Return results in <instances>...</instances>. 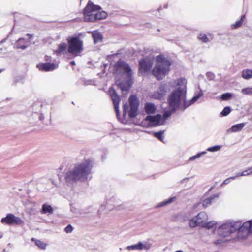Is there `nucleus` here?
Returning <instances> with one entry per match:
<instances>
[{"instance_id": "obj_1", "label": "nucleus", "mask_w": 252, "mask_h": 252, "mask_svg": "<svg viewBox=\"0 0 252 252\" xmlns=\"http://www.w3.org/2000/svg\"><path fill=\"white\" fill-rule=\"evenodd\" d=\"M92 162L88 159L75 165L74 168L66 173L65 179L68 185L77 181L85 182L91 178Z\"/></svg>"}, {"instance_id": "obj_2", "label": "nucleus", "mask_w": 252, "mask_h": 252, "mask_svg": "<svg viewBox=\"0 0 252 252\" xmlns=\"http://www.w3.org/2000/svg\"><path fill=\"white\" fill-rule=\"evenodd\" d=\"M177 87L169 96L168 102L170 107L173 111L179 108L180 104L186 98L187 80L185 78H179L175 81Z\"/></svg>"}, {"instance_id": "obj_3", "label": "nucleus", "mask_w": 252, "mask_h": 252, "mask_svg": "<svg viewBox=\"0 0 252 252\" xmlns=\"http://www.w3.org/2000/svg\"><path fill=\"white\" fill-rule=\"evenodd\" d=\"M156 65L152 70L153 75L158 80L162 79L170 70L171 61L162 54H159L156 58Z\"/></svg>"}, {"instance_id": "obj_4", "label": "nucleus", "mask_w": 252, "mask_h": 252, "mask_svg": "<svg viewBox=\"0 0 252 252\" xmlns=\"http://www.w3.org/2000/svg\"><path fill=\"white\" fill-rule=\"evenodd\" d=\"M68 44L67 52L69 54L77 57L83 51V42L78 36H69L67 38Z\"/></svg>"}, {"instance_id": "obj_5", "label": "nucleus", "mask_w": 252, "mask_h": 252, "mask_svg": "<svg viewBox=\"0 0 252 252\" xmlns=\"http://www.w3.org/2000/svg\"><path fill=\"white\" fill-rule=\"evenodd\" d=\"M130 109H128V105L127 103L123 105V115L128 114L129 117L133 118L137 115V110L139 106V101L137 96L135 95H131L129 98Z\"/></svg>"}, {"instance_id": "obj_6", "label": "nucleus", "mask_w": 252, "mask_h": 252, "mask_svg": "<svg viewBox=\"0 0 252 252\" xmlns=\"http://www.w3.org/2000/svg\"><path fill=\"white\" fill-rule=\"evenodd\" d=\"M238 223L235 221H229L223 223L218 229V234L222 237H226L236 231L237 227H239Z\"/></svg>"}, {"instance_id": "obj_7", "label": "nucleus", "mask_w": 252, "mask_h": 252, "mask_svg": "<svg viewBox=\"0 0 252 252\" xmlns=\"http://www.w3.org/2000/svg\"><path fill=\"white\" fill-rule=\"evenodd\" d=\"M235 223H238L239 224V227H237V236L239 238H244L248 234L252 233V225L251 221H247L242 224L241 221H235Z\"/></svg>"}, {"instance_id": "obj_8", "label": "nucleus", "mask_w": 252, "mask_h": 252, "mask_svg": "<svg viewBox=\"0 0 252 252\" xmlns=\"http://www.w3.org/2000/svg\"><path fill=\"white\" fill-rule=\"evenodd\" d=\"M99 5L94 4L92 2L89 1L83 11L84 19L86 22H92L89 18L95 16L96 10H101Z\"/></svg>"}, {"instance_id": "obj_9", "label": "nucleus", "mask_w": 252, "mask_h": 252, "mask_svg": "<svg viewBox=\"0 0 252 252\" xmlns=\"http://www.w3.org/2000/svg\"><path fill=\"white\" fill-rule=\"evenodd\" d=\"M153 57L147 56L139 61V72L141 74L149 71L153 64Z\"/></svg>"}, {"instance_id": "obj_10", "label": "nucleus", "mask_w": 252, "mask_h": 252, "mask_svg": "<svg viewBox=\"0 0 252 252\" xmlns=\"http://www.w3.org/2000/svg\"><path fill=\"white\" fill-rule=\"evenodd\" d=\"M117 72L125 74L127 77L132 76V71L129 65L125 62L119 60L114 66Z\"/></svg>"}, {"instance_id": "obj_11", "label": "nucleus", "mask_w": 252, "mask_h": 252, "mask_svg": "<svg viewBox=\"0 0 252 252\" xmlns=\"http://www.w3.org/2000/svg\"><path fill=\"white\" fill-rule=\"evenodd\" d=\"M207 220L208 216L207 214L205 212H201L189 220V225L192 228L198 225L202 226Z\"/></svg>"}, {"instance_id": "obj_12", "label": "nucleus", "mask_w": 252, "mask_h": 252, "mask_svg": "<svg viewBox=\"0 0 252 252\" xmlns=\"http://www.w3.org/2000/svg\"><path fill=\"white\" fill-rule=\"evenodd\" d=\"M1 222L2 224L9 225H20L24 223V221L19 217L15 216L11 213H8L5 217L1 219Z\"/></svg>"}, {"instance_id": "obj_13", "label": "nucleus", "mask_w": 252, "mask_h": 252, "mask_svg": "<svg viewBox=\"0 0 252 252\" xmlns=\"http://www.w3.org/2000/svg\"><path fill=\"white\" fill-rule=\"evenodd\" d=\"M109 94L111 96V99L113 103L114 107L116 113V115L118 116L119 113V105L121 100L120 97L117 94L115 90L112 88L109 89Z\"/></svg>"}, {"instance_id": "obj_14", "label": "nucleus", "mask_w": 252, "mask_h": 252, "mask_svg": "<svg viewBox=\"0 0 252 252\" xmlns=\"http://www.w3.org/2000/svg\"><path fill=\"white\" fill-rule=\"evenodd\" d=\"M145 121L148 122L151 126H156L163 125L160 114H157L155 116L148 115L145 118Z\"/></svg>"}, {"instance_id": "obj_15", "label": "nucleus", "mask_w": 252, "mask_h": 252, "mask_svg": "<svg viewBox=\"0 0 252 252\" xmlns=\"http://www.w3.org/2000/svg\"><path fill=\"white\" fill-rule=\"evenodd\" d=\"M37 68L42 71H51L57 68L58 65L54 63H46L37 65Z\"/></svg>"}, {"instance_id": "obj_16", "label": "nucleus", "mask_w": 252, "mask_h": 252, "mask_svg": "<svg viewBox=\"0 0 252 252\" xmlns=\"http://www.w3.org/2000/svg\"><path fill=\"white\" fill-rule=\"evenodd\" d=\"M132 77H127L125 82L116 81V84L119 86L122 91H127L130 88L132 83Z\"/></svg>"}, {"instance_id": "obj_17", "label": "nucleus", "mask_w": 252, "mask_h": 252, "mask_svg": "<svg viewBox=\"0 0 252 252\" xmlns=\"http://www.w3.org/2000/svg\"><path fill=\"white\" fill-rule=\"evenodd\" d=\"M168 89L166 84H161L157 92L154 93L153 96L156 99H160L165 95Z\"/></svg>"}, {"instance_id": "obj_18", "label": "nucleus", "mask_w": 252, "mask_h": 252, "mask_svg": "<svg viewBox=\"0 0 252 252\" xmlns=\"http://www.w3.org/2000/svg\"><path fill=\"white\" fill-rule=\"evenodd\" d=\"M27 35L30 36L28 39L21 38L17 40L14 46V48L16 49H22L23 50L26 49L28 47L27 44L30 42L29 40L31 36L29 34H27Z\"/></svg>"}, {"instance_id": "obj_19", "label": "nucleus", "mask_w": 252, "mask_h": 252, "mask_svg": "<svg viewBox=\"0 0 252 252\" xmlns=\"http://www.w3.org/2000/svg\"><path fill=\"white\" fill-rule=\"evenodd\" d=\"M100 10H96L95 16H92L91 18H89L90 20L94 22L98 20L105 19L107 16V13L104 11Z\"/></svg>"}, {"instance_id": "obj_20", "label": "nucleus", "mask_w": 252, "mask_h": 252, "mask_svg": "<svg viewBox=\"0 0 252 252\" xmlns=\"http://www.w3.org/2000/svg\"><path fill=\"white\" fill-rule=\"evenodd\" d=\"M67 51V44L65 43H62L58 45V47L54 52L58 56L65 55Z\"/></svg>"}, {"instance_id": "obj_21", "label": "nucleus", "mask_w": 252, "mask_h": 252, "mask_svg": "<svg viewBox=\"0 0 252 252\" xmlns=\"http://www.w3.org/2000/svg\"><path fill=\"white\" fill-rule=\"evenodd\" d=\"M219 194H214L213 196H211L209 198H208L207 199H205L202 201V206L204 208H206L209 205H210L211 203L213 200H214L215 199L218 198L219 197Z\"/></svg>"}, {"instance_id": "obj_22", "label": "nucleus", "mask_w": 252, "mask_h": 252, "mask_svg": "<svg viewBox=\"0 0 252 252\" xmlns=\"http://www.w3.org/2000/svg\"><path fill=\"white\" fill-rule=\"evenodd\" d=\"M144 109L147 114H153L156 111V106L153 103H146L145 105Z\"/></svg>"}, {"instance_id": "obj_23", "label": "nucleus", "mask_w": 252, "mask_h": 252, "mask_svg": "<svg viewBox=\"0 0 252 252\" xmlns=\"http://www.w3.org/2000/svg\"><path fill=\"white\" fill-rule=\"evenodd\" d=\"M92 37L94 44L101 42L103 39L102 34L97 32H92Z\"/></svg>"}, {"instance_id": "obj_24", "label": "nucleus", "mask_w": 252, "mask_h": 252, "mask_svg": "<svg viewBox=\"0 0 252 252\" xmlns=\"http://www.w3.org/2000/svg\"><path fill=\"white\" fill-rule=\"evenodd\" d=\"M245 125L246 123H242L233 125L229 130H230L231 132H237L240 131L245 126Z\"/></svg>"}, {"instance_id": "obj_25", "label": "nucleus", "mask_w": 252, "mask_h": 252, "mask_svg": "<svg viewBox=\"0 0 252 252\" xmlns=\"http://www.w3.org/2000/svg\"><path fill=\"white\" fill-rule=\"evenodd\" d=\"M242 78L246 80H249L252 78V70L249 69H244L242 71Z\"/></svg>"}, {"instance_id": "obj_26", "label": "nucleus", "mask_w": 252, "mask_h": 252, "mask_svg": "<svg viewBox=\"0 0 252 252\" xmlns=\"http://www.w3.org/2000/svg\"><path fill=\"white\" fill-rule=\"evenodd\" d=\"M175 199L176 197L175 196L170 197V198L167 200H165L162 202L159 203L157 205V207H161L170 204L172 203L175 200Z\"/></svg>"}, {"instance_id": "obj_27", "label": "nucleus", "mask_w": 252, "mask_h": 252, "mask_svg": "<svg viewBox=\"0 0 252 252\" xmlns=\"http://www.w3.org/2000/svg\"><path fill=\"white\" fill-rule=\"evenodd\" d=\"M245 19V15H243L240 20L237 21L234 24L231 25L232 29H235L240 27L244 22Z\"/></svg>"}, {"instance_id": "obj_28", "label": "nucleus", "mask_w": 252, "mask_h": 252, "mask_svg": "<svg viewBox=\"0 0 252 252\" xmlns=\"http://www.w3.org/2000/svg\"><path fill=\"white\" fill-rule=\"evenodd\" d=\"M41 212L42 214H51L53 212V209L50 205L44 204L42 205Z\"/></svg>"}, {"instance_id": "obj_29", "label": "nucleus", "mask_w": 252, "mask_h": 252, "mask_svg": "<svg viewBox=\"0 0 252 252\" xmlns=\"http://www.w3.org/2000/svg\"><path fill=\"white\" fill-rule=\"evenodd\" d=\"M32 240L34 241H35V245L40 249L44 250L46 249V244L44 243L43 242L39 240H35L34 238H32Z\"/></svg>"}, {"instance_id": "obj_30", "label": "nucleus", "mask_w": 252, "mask_h": 252, "mask_svg": "<svg viewBox=\"0 0 252 252\" xmlns=\"http://www.w3.org/2000/svg\"><path fill=\"white\" fill-rule=\"evenodd\" d=\"M126 249L128 250H142L141 242H139L137 244H135V245L128 246L127 247Z\"/></svg>"}, {"instance_id": "obj_31", "label": "nucleus", "mask_w": 252, "mask_h": 252, "mask_svg": "<svg viewBox=\"0 0 252 252\" xmlns=\"http://www.w3.org/2000/svg\"><path fill=\"white\" fill-rule=\"evenodd\" d=\"M182 102H183L184 105L183 106H180L179 109L183 111L185 110L187 107L193 104V103H192L191 100L190 101H186L185 99H184Z\"/></svg>"}, {"instance_id": "obj_32", "label": "nucleus", "mask_w": 252, "mask_h": 252, "mask_svg": "<svg viewBox=\"0 0 252 252\" xmlns=\"http://www.w3.org/2000/svg\"><path fill=\"white\" fill-rule=\"evenodd\" d=\"M33 107L39 108V111L38 112H37V111L35 112V114H36L37 115H38V118H39V119L40 120H43L44 118V116H43V114L42 113H41V111H40V109L41 108L42 105L39 104H35V105H34Z\"/></svg>"}, {"instance_id": "obj_33", "label": "nucleus", "mask_w": 252, "mask_h": 252, "mask_svg": "<svg viewBox=\"0 0 252 252\" xmlns=\"http://www.w3.org/2000/svg\"><path fill=\"white\" fill-rule=\"evenodd\" d=\"M164 131H160L157 132H154L153 135L158 138L160 141H163V133Z\"/></svg>"}, {"instance_id": "obj_34", "label": "nucleus", "mask_w": 252, "mask_h": 252, "mask_svg": "<svg viewBox=\"0 0 252 252\" xmlns=\"http://www.w3.org/2000/svg\"><path fill=\"white\" fill-rule=\"evenodd\" d=\"M241 93L245 95H252V87H247L241 90Z\"/></svg>"}, {"instance_id": "obj_35", "label": "nucleus", "mask_w": 252, "mask_h": 252, "mask_svg": "<svg viewBox=\"0 0 252 252\" xmlns=\"http://www.w3.org/2000/svg\"><path fill=\"white\" fill-rule=\"evenodd\" d=\"M216 222L214 221H211L209 222L205 221L202 227L207 228L208 229H211L213 228L214 226L216 225Z\"/></svg>"}, {"instance_id": "obj_36", "label": "nucleus", "mask_w": 252, "mask_h": 252, "mask_svg": "<svg viewBox=\"0 0 252 252\" xmlns=\"http://www.w3.org/2000/svg\"><path fill=\"white\" fill-rule=\"evenodd\" d=\"M231 112V108L229 106H226L224 108L223 110L221 111L220 115L222 116H227Z\"/></svg>"}, {"instance_id": "obj_37", "label": "nucleus", "mask_w": 252, "mask_h": 252, "mask_svg": "<svg viewBox=\"0 0 252 252\" xmlns=\"http://www.w3.org/2000/svg\"><path fill=\"white\" fill-rule=\"evenodd\" d=\"M232 95L231 93H226L221 95V99L223 100H228L231 98Z\"/></svg>"}, {"instance_id": "obj_38", "label": "nucleus", "mask_w": 252, "mask_h": 252, "mask_svg": "<svg viewBox=\"0 0 252 252\" xmlns=\"http://www.w3.org/2000/svg\"><path fill=\"white\" fill-rule=\"evenodd\" d=\"M221 148V146L220 145H215L211 147H209L207 148V151L211 152H214L216 151H219Z\"/></svg>"}, {"instance_id": "obj_39", "label": "nucleus", "mask_w": 252, "mask_h": 252, "mask_svg": "<svg viewBox=\"0 0 252 252\" xmlns=\"http://www.w3.org/2000/svg\"><path fill=\"white\" fill-rule=\"evenodd\" d=\"M205 154H206V151H203L202 152L199 153L197 154L196 155L191 157L189 158V161L194 160L200 158L202 155H205Z\"/></svg>"}, {"instance_id": "obj_40", "label": "nucleus", "mask_w": 252, "mask_h": 252, "mask_svg": "<svg viewBox=\"0 0 252 252\" xmlns=\"http://www.w3.org/2000/svg\"><path fill=\"white\" fill-rule=\"evenodd\" d=\"M198 38L204 43H207L209 41L207 35L203 33H200L198 36Z\"/></svg>"}, {"instance_id": "obj_41", "label": "nucleus", "mask_w": 252, "mask_h": 252, "mask_svg": "<svg viewBox=\"0 0 252 252\" xmlns=\"http://www.w3.org/2000/svg\"><path fill=\"white\" fill-rule=\"evenodd\" d=\"M174 111H173L172 110V111H165V112L163 114V118H162V121H163V123H164V121L171 115L172 113Z\"/></svg>"}, {"instance_id": "obj_42", "label": "nucleus", "mask_w": 252, "mask_h": 252, "mask_svg": "<svg viewBox=\"0 0 252 252\" xmlns=\"http://www.w3.org/2000/svg\"><path fill=\"white\" fill-rule=\"evenodd\" d=\"M203 95V94L200 92L198 93L196 95L194 96L191 99L192 103H195L200 97H201Z\"/></svg>"}, {"instance_id": "obj_43", "label": "nucleus", "mask_w": 252, "mask_h": 252, "mask_svg": "<svg viewBox=\"0 0 252 252\" xmlns=\"http://www.w3.org/2000/svg\"><path fill=\"white\" fill-rule=\"evenodd\" d=\"M141 245L142 250H149L151 247L152 246V244L147 242L143 244L141 242Z\"/></svg>"}, {"instance_id": "obj_44", "label": "nucleus", "mask_w": 252, "mask_h": 252, "mask_svg": "<svg viewBox=\"0 0 252 252\" xmlns=\"http://www.w3.org/2000/svg\"><path fill=\"white\" fill-rule=\"evenodd\" d=\"M252 170H250V167L248 168L247 169L244 170L241 173V175L242 176H248L252 174V172H251Z\"/></svg>"}, {"instance_id": "obj_45", "label": "nucleus", "mask_w": 252, "mask_h": 252, "mask_svg": "<svg viewBox=\"0 0 252 252\" xmlns=\"http://www.w3.org/2000/svg\"><path fill=\"white\" fill-rule=\"evenodd\" d=\"M84 84L85 85H95V82L94 80H85L84 81Z\"/></svg>"}, {"instance_id": "obj_46", "label": "nucleus", "mask_w": 252, "mask_h": 252, "mask_svg": "<svg viewBox=\"0 0 252 252\" xmlns=\"http://www.w3.org/2000/svg\"><path fill=\"white\" fill-rule=\"evenodd\" d=\"M206 76L210 80H213L215 78V75L213 73L210 72L206 73Z\"/></svg>"}, {"instance_id": "obj_47", "label": "nucleus", "mask_w": 252, "mask_h": 252, "mask_svg": "<svg viewBox=\"0 0 252 252\" xmlns=\"http://www.w3.org/2000/svg\"><path fill=\"white\" fill-rule=\"evenodd\" d=\"M73 231V227L72 226L69 224L65 228V231L67 233H71Z\"/></svg>"}, {"instance_id": "obj_48", "label": "nucleus", "mask_w": 252, "mask_h": 252, "mask_svg": "<svg viewBox=\"0 0 252 252\" xmlns=\"http://www.w3.org/2000/svg\"><path fill=\"white\" fill-rule=\"evenodd\" d=\"M230 180L229 178H227L226 179H225L223 182L221 184L220 186H223V185H227L228 184H229L230 182Z\"/></svg>"}, {"instance_id": "obj_49", "label": "nucleus", "mask_w": 252, "mask_h": 252, "mask_svg": "<svg viewBox=\"0 0 252 252\" xmlns=\"http://www.w3.org/2000/svg\"><path fill=\"white\" fill-rule=\"evenodd\" d=\"M222 242H223V241H222V240L219 239V240H217V241H215V242H214V243H215V244H221Z\"/></svg>"}, {"instance_id": "obj_50", "label": "nucleus", "mask_w": 252, "mask_h": 252, "mask_svg": "<svg viewBox=\"0 0 252 252\" xmlns=\"http://www.w3.org/2000/svg\"><path fill=\"white\" fill-rule=\"evenodd\" d=\"M189 178H185L181 181V183H182L185 182L186 181H188L189 180Z\"/></svg>"}, {"instance_id": "obj_51", "label": "nucleus", "mask_w": 252, "mask_h": 252, "mask_svg": "<svg viewBox=\"0 0 252 252\" xmlns=\"http://www.w3.org/2000/svg\"><path fill=\"white\" fill-rule=\"evenodd\" d=\"M236 178H237V176H234L230 177H229V179H230V180H234V179H235Z\"/></svg>"}, {"instance_id": "obj_52", "label": "nucleus", "mask_w": 252, "mask_h": 252, "mask_svg": "<svg viewBox=\"0 0 252 252\" xmlns=\"http://www.w3.org/2000/svg\"><path fill=\"white\" fill-rule=\"evenodd\" d=\"M45 60L49 61L50 58V57L46 56L45 57Z\"/></svg>"}, {"instance_id": "obj_53", "label": "nucleus", "mask_w": 252, "mask_h": 252, "mask_svg": "<svg viewBox=\"0 0 252 252\" xmlns=\"http://www.w3.org/2000/svg\"><path fill=\"white\" fill-rule=\"evenodd\" d=\"M235 176H237V177H240V176H242V175H241V173H238L236 174Z\"/></svg>"}, {"instance_id": "obj_54", "label": "nucleus", "mask_w": 252, "mask_h": 252, "mask_svg": "<svg viewBox=\"0 0 252 252\" xmlns=\"http://www.w3.org/2000/svg\"><path fill=\"white\" fill-rule=\"evenodd\" d=\"M70 64H71V65H75V61H71V62H70Z\"/></svg>"}, {"instance_id": "obj_55", "label": "nucleus", "mask_w": 252, "mask_h": 252, "mask_svg": "<svg viewBox=\"0 0 252 252\" xmlns=\"http://www.w3.org/2000/svg\"><path fill=\"white\" fill-rule=\"evenodd\" d=\"M174 252H183L182 250H177L175 251Z\"/></svg>"}, {"instance_id": "obj_56", "label": "nucleus", "mask_w": 252, "mask_h": 252, "mask_svg": "<svg viewBox=\"0 0 252 252\" xmlns=\"http://www.w3.org/2000/svg\"><path fill=\"white\" fill-rule=\"evenodd\" d=\"M249 221H251V225H252V220H249Z\"/></svg>"}, {"instance_id": "obj_57", "label": "nucleus", "mask_w": 252, "mask_h": 252, "mask_svg": "<svg viewBox=\"0 0 252 252\" xmlns=\"http://www.w3.org/2000/svg\"><path fill=\"white\" fill-rule=\"evenodd\" d=\"M214 188V187H211L210 189H209V191H211Z\"/></svg>"}, {"instance_id": "obj_58", "label": "nucleus", "mask_w": 252, "mask_h": 252, "mask_svg": "<svg viewBox=\"0 0 252 252\" xmlns=\"http://www.w3.org/2000/svg\"><path fill=\"white\" fill-rule=\"evenodd\" d=\"M17 82V79H15V80H14V83H15V84H16V82Z\"/></svg>"}, {"instance_id": "obj_59", "label": "nucleus", "mask_w": 252, "mask_h": 252, "mask_svg": "<svg viewBox=\"0 0 252 252\" xmlns=\"http://www.w3.org/2000/svg\"><path fill=\"white\" fill-rule=\"evenodd\" d=\"M2 71H3V69H0V73L1 72H2Z\"/></svg>"}, {"instance_id": "obj_60", "label": "nucleus", "mask_w": 252, "mask_h": 252, "mask_svg": "<svg viewBox=\"0 0 252 252\" xmlns=\"http://www.w3.org/2000/svg\"><path fill=\"white\" fill-rule=\"evenodd\" d=\"M167 6H168L167 5H166L164 6V7L166 8H167Z\"/></svg>"}]
</instances>
